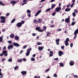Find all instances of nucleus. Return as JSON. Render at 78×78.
Returning <instances> with one entry per match:
<instances>
[{"label":"nucleus","mask_w":78,"mask_h":78,"mask_svg":"<svg viewBox=\"0 0 78 78\" xmlns=\"http://www.w3.org/2000/svg\"><path fill=\"white\" fill-rule=\"evenodd\" d=\"M2 72V69H0V76H3V74H2V73H1Z\"/></svg>","instance_id":"obj_33"},{"label":"nucleus","mask_w":78,"mask_h":78,"mask_svg":"<svg viewBox=\"0 0 78 78\" xmlns=\"http://www.w3.org/2000/svg\"><path fill=\"white\" fill-rule=\"evenodd\" d=\"M35 30H37V31H39L40 30V27H37L36 28Z\"/></svg>","instance_id":"obj_27"},{"label":"nucleus","mask_w":78,"mask_h":78,"mask_svg":"<svg viewBox=\"0 0 78 78\" xmlns=\"http://www.w3.org/2000/svg\"><path fill=\"white\" fill-rule=\"evenodd\" d=\"M54 77L56 78V77H57V75L56 74H55L54 75Z\"/></svg>","instance_id":"obj_49"},{"label":"nucleus","mask_w":78,"mask_h":78,"mask_svg":"<svg viewBox=\"0 0 78 78\" xmlns=\"http://www.w3.org/2000/svg\"><path fill=\"white\" fill-rule=\"evenodd\" d=\"M23 61H26V59L23 58Z\"/></svg>","instance_id":"obj_63"},{"label":"nucleus","mask_w":78,"mask_h":78,"mask_svg":"<svg viewBox=\"0 0 78 78\" xmlns=\"http://www.w3.org/2000/svg\"><path fill=\"white\" fill-rule=\"evenodd\" d=\"M28 16L29 17H31V14H29L28 15Z\"/></svg>","instance_id":"obj_59"},{"label":"nucleus","mask_w":78,"mask_h":78,"mask_svg":"<svg viewBox=\"0 0 78 78\" xmlns=\"http://www.w3.org/2000/svg\"><path fill=\"white\" fill-rule=\"evenodd\" d=\"M72 2L73 3H75V0H72Z\"/></svg>","instance_id":"obj_57"},{"label":"nucleus","mask_w":78,"mask_h":78,"mask_svg":"<svg viewBox=\"0 0 78 78\" xmlns=\"http://www.w3.org/2000/svg\"><path fill=\"white\" fill-rule=\"evenodd\" d=\"M0 5H2V6H4L5 5V4H3L1 2H0Z\"/></svg>","instance_id":"obj_36"},{"label":"nucleus","mask_w":78,"mask_h":78,"mask_svg":"<svg viewBox=\"0 0 78 78\" xmlns=\"http://www.w3.org/2000/svg\"><path fill=\"white\" fill-rule=\"evenodd\" d=\"M75 36L73 38L74 39H75L76 38V34H74Z\"/></svg>","instance_id":"obj_48"},{"label":"nucleus","mask_w":78,"mask_h":78,"mask_svg":"<svg viewBox=\"0 0 78 78\" xmlns=\"http://www.w3.org/2000/svg\"><path fill=\"white\" fill-rule=\"evenodd\" d=\"M61 8L60 7H57L55 9V11L56 12H59L61 10Z\"/></svg>","instance_id":"obj_5"},{"label":"nucleus","mask_w":78,"mask_h":78,"mask_svg":"<svg viewBox=\"0 0 78 78\" xmlns=\"http://www.w3.org/2000/svg\"><path fill=\"white\" fill-rule=\"evenodd\" d=\"M22 59H19L17 61L18 62H22Z\"/></svg>","instance_id":"obj_32"},{"label":"nucleus","mask_w":78,"mask_h":78,"mask_svg":"<svg viewBox=\"0 0 78 78\" xmlns=\"http://www.w3.org/2000/svg\"><path fill=\"white\" fill-rule=\"evenodd\" d=\"M13 48V46L12 45H10L8 47V49H11V48Z\"/></svg>","instance_id":"obj_18"},{"label":"nucleus","mask_w":78,"mask_h":78,"mask_svg":"<svg viewBox=\"0 0 78 78\" xmlns=\"http://www.w3.org/2000/svg\"><path fill=\"white\" fill-rule=\"evenodd\" d=\"M8 61L9 62H12V58H10L9 59V60H8Z\"/></svg>","instance_id":"obj_40"},{"label":"nucleus","mask_w":78,"mask_h":78,"mask_svg":"<svg viewBox=\"0 0 78 78\" xmlns=\"http://www.w3.org/2000/svg\"><path fill=\"white\" fill-rule=\"evenodd\" d=\"M27 13H28L29 14H30L31 13V11L29 10H27Z\"/></svg>","instance_id":"obj_34"},{"label":"nucleus","mask_w":78,"mask_h":78,"mask_svg":"<svg viewBox=\"0 0 78 78\" xmlns=\"http://www.w3.org/2000/svg\"><path fill=\"white\" fill-rule=\"evenodd\" d=\"M51 28H52V27H55V25H51Z\"/></svg>","instance_id":"obj_58"},{"label":"nucleus","mask_w":78,"mask_h":78,"mask_svg":"<svg viewBox=\"0 0 78 78\" xmlns=\"http://www.w3.org/2000/svg\"><path fill=\"white\" fill-rule=\"evenodd\" d=\"M74 78H78V76H77V75H74Z\"/></svg>","instance_id":"obj_51"},{"label":"nucleus","mask_w":78,"mask_h":78,"mask_svg":"<svg viewBox=\"0 0 78 78\" xmlns=\"http://www.w3.org/2000/svg\"><path fill=\"white\" fill-rule=\"evenodd\" d=\"M49 70H50V68H48V69H46L45 72H48V71H49Z\"/></svg>","instance_id":"obj_42"},{"label":"nucleus","mask_w":78,"mask_h":78,"mask_svg":"<svg viewBox=\"0 0 78 78\" xmlns=\"http://www.w3.org/2000/svg\"><path fill=\"white\" fill-rule=\"evenodd\" d=\"M9 16V13H7L6 14V16L7 17H8V16Z\"/></svg>","instance_id":"obj_53"},{"label":"nucleus","mask_w":78,"mask_h":78,"mask_svg":"<svg viewBox=\"0 0 78 78\" xmlns=\"http://www.w3.org/2000/svg\"><path fill=\"white\" fill-rule=\"evenodd\" d=\"M21 73L23 75H27V72L26 71H23L21 72Z\"/></svg>","instance_id":"obj_12"},{"label":"nucleus","mask_w":78,"mask_h":78,"mask_svg":"<svg viewBox=\"0 0 78 78\" xmlns=\"http://www.w3.org/2000/svg\"><path fill=\"white\" fill-rule=\"evenodd\" d=\"M44 46L42 47H38V50H42L44 49Z\"/></svg>","instance_id":"obj_15"},{"label":"nucleus","mask_w":78,"mask_h":78,"mask_svg":"<svg viewBox=\"0 0 78 78\" xmlns=\"http://www.w3.org/2000/svg\"><path fill=\"white\" fill-rule=\"evenodd\" d=\"M66 12H68L70 11V8H67L65 10Z\"/></svg>","instance_id":"obj_19"},{"label":"nucleus","mask_w":78,"mask_h":78,"mask_svg":"<svg viewBox=\"0 0 78 78\" xmlns=\"http://www.w3.org/2000/svg\"><path fill=\"white\" fill-rule=\"evenodd\" d=\"M55 14H56V12L53 13L52 15L53 16H55Z\"/></svg>","instance_id":"obj_45"},{"label":"nucleus","mask_w":78,"mask_h":78,"mask_svg":"<svg viewBox=\"0 0 78 78\" xmlns=\"http://www.w3.org/2000/svg\"><path fill=\"white\" fill-rule=\"evenodd\" d=\"M3 52L2 54H0V56H3Z\"/></svg>","instance_id":"obj_61"},{"label":"nucleus","mask_w":78,"mask_h":78,"mask_svg":"<svg viewBox=\"0 0 78 78\" xmlns=\"http://www.w3.org/2000/svg\"><path fill=\"white\" fill-rule=\"evenodd\" d=\"M37 22V20H36L35 19L34 20V21H33L34 23H36Z\"/></svg>","instance_id":"obj_46"},{"label":"nucleus","mask_w":78,"mask_h":78,"mask_svg":"<svg viewBox=\"0 0 78 78\" xmlns=\"http://www.w3.org/2000/svg\"><path fill=\"white\" fill-rule=\"evenodd\" d=\"M39 36H37L36 37V39H39Z\"/></svg>","instance_id":"obj_64"},{"label":"nucleus","mask_w":78,"mask_h":78,"mask_svg":"<svg viewBox=\"0 0 78 78\" xmlns=\"http://www.w3.org/2000/svg\"><path fill=\"white\" fill-rule=\"evenodd\" d=\"M78 12V11H77L76 9L74 10V13H77Z\"/></svg>","instance_id":"obj_47"},{"label":"nucleus","mask_w":78,"mask_h":78,"mask_svg":"<svg viewBox=\"0 0 78 78\" xmlns=\"http://www.w3.org/2000/svg\"><path fill=\"white\" fill-rule=\"evenodd\" d=\"M75 5V3H73L71 5V8H72L73 7V6Z\"/></svg>","instance_id":"obj_37"},{"label":"nucleus","mask_w":78,"mask_h":78,"mask_svg":"<svg viewBox=\"0 0 78 78\" xmlns=\"http://www.w3.org/2000/svg\"><path fill=\"white\" fill-rule=\"evenodd\" d=\"M58 55L59 56H62V55H64V52L62 51H58Z\"/></svg>","instance_id":"obj_10"},{"label":"nucleus","mask_w":78,"mask_h":78,"mask_svg":"<svg viewBox=\"0 0 78 78\" xmlns=\"http://www.w3.org/2000/svg\"><path fill=\"white\" fill-rule=\"evenodd\" d=\"M41 12V10H39L36 13L35 15V16H36V17H37L39 14Z\"/></svg>","instance_id":"obj_8"},{"label":"nucleus","mask_w":78,"mask_h":78,"mask_svg":"<svg viewBox=\"0 0 78 78\" xmlns=\"http://www.w3.org/2000/svg\"><path fill=\"white\" fill-rule=\"evenodd\" d=\"M18 68H19V67L18 66H16L14 68V70H16V69H18Z\"/></svg>","instance_id":"obj_30"},{"label":"nucleus","mask_w":78,"mask_h":78,"mask_svg":"<svg viewBox=\"0 0 78 78\" xmlns=\"http://www.w3.org/2000/svg\"><path fill=\"white\" fill-rule=\"evenodd\" d=\"M13 45L15 47H18L20 46V45H19V44L16 43H13Z\"/></svg>","instance_id":"obj_9"},{"label":"nucleus","mask_w":78,"mask_h":78,"mask_svg":"<svg viewBox=\"0 0 78 78\" xmlns=\"http://www.w3.org/2000/svg\"><path fill=\"white\" fill-rule=\"evenodd\" d=\"M14 34H12L10 35V37L12 39H13V38H14Z\"/></svg>","instance_id":"obj_14"},{"label":"nucleus","mask_w":78,"mask_h":78,"mask_svg":"<svg viewBox=\"0 0 78 78\" xmlns=\"http://www.w3.org/2000/svg\"><path fill=\"white\" fill-rule=\"evenodd\" d=\"M59 65L60 67H64V64H63L62 63H60Z\"/></svg>","instance_id":"obj_26"},{"label":"nucleus","mask_w":78,"mask_h":78,"mask_svg":"<svg viewBox=\"0 0 78 78\" xmlns=\"http://www.w3.org/2000/svg\"><path fill=\"white\" fill-rule=\"evenodd\" d=\"M16 2H15V1H12L11 2V3L13 4V5H14L15 4H16Z\"/></svg>","instance_id":"obj_24"},{"label":"nucleus","mask_w":78,"mask_h":78,"mask_svg":"<svg viewBox=\"0 0 78 78\" xmlns=\"http://www.w3.org/2000/svg\"><path fill=\"white\" fill-rule=\"evenodd\" d=\"M75 24V22H73L71 23V25L73 26Z\"/></svg>","instance_id":"obj_41"},{"label":"nucleus","mask_w":78,"mask_h":78,"mask_svg":"<svg viewBox=\"0 0 78 78\" xmlns=\"http://www.w3.org/2000/svg\"><path fill=\"white\" fill-rule=\"evenodd\" d=\"M69 41V39L68 38H66V41H65V45L66 46H68L69 45L68 42Z\"/></svg>","instance_id":"obj_3"},{"label":"nucleus","mask_w":78,"mask_h":78,"mask_svg":"<svg viewBox=\"0 0 78 78\" xmlns=\"http://www.w3.org/2000/svg\"><path fill=\"white\" fill-rule=\"evenodd\" d=\"M70 17L68 16L67 18L65 19V22H66V23H69V22H70Z\"/></svg>","instance_id":"obj_6"},{"label":"nucleus","mask_w":78,"mask_h":78,"mask_svg":"<svg viewBox=\"0 0 78 78\" xmlns=\"http://www.w3.org/2000/svg\"><path fill=\"white\" fill-rule=\"evenodd\" d=\"M51 34V33H50V32H47V34L46 35L47 36V37H48V36H50V35Z\"/></svg>","instance_id":"obj_22"},{"label":"nucleus","mask_w":78,"mask_h":78,"mask_svg":"<svg viewBox=\"0 0 78 78\" xmlns=\"http://www.w3.org/2000/svg\"><path fill=\"white\" fill-rule=\"evenodd\" d=\"M6 49V46H4L3 48V50H5V49Z\"/></svg>","instance_id":"obj_54"},{"label":"nucleus","mask_w":78,"mask_h":78,"mask_svg":"<svg viewBox=\"0 0 78 78\" xmlns=\"http://www.w3.org/2000/svg\"><path fill=\"white\" fill-rule=\"evenodd\" d=\"M73 17H75L76 16V15L75 13H73Z\"/></svg>","instance_id":"obj_52"},{"label":"nucleus","mask_w":78,"mask_h":78,"mask_svg":"<svg viewBox=\"0 0 78 78\" xmlns=\"http://www.w3.org/2000/svg\"><path fill=\"white\" fill-rule=\"evenodd\" d=\"M59 41H60V40L58 39L56 40L55 42H56V44L57 45H59Z\"/></svg>","instance_id":"obj_13"},{"label":"nucleus","mask_w":78,"mask_h":78,"mask_svg":"<svg viewBox=\"0 0 78 78\" xmlns=\"http://www.w3.org/2000/svg\"><path fill=\"white\" fill-rule=\"evenodd\" d=\"M3 54L5 56H6L8 55V51H2Z\"/></svg>","instance_id":"obj_7"},{"label":"nucleus","mask_w":78,"mask_h":78,"mask_svg":"<svg viewBox=\"0 0 78 78\" xmlns=\"http://www.w3.org/2000/svg\"><path fill=\"white\" fill-rule=\"evenodd\" d=\"M51 8H49L48 9H47L46 10V12H48V11H50L51 10Z\"/></svg>","instance_id":"obj_35"},{"label":"nucleus","mask_w":78,"mask_h":78,"mask_svg":"<svg viewBox=\"0 0 78 78\" xmlns=\"http://www.w3.org/2000/svg\"><path fill=\"white\" fill-rule=\"evenodd\" d=\"M24 23H25V21L23 20H22L21 22L18 23L16 24V26L18 28H20V27L22 26V25L24 24Z\"/></svg>","instance_id":"obj_1"},{"label":"nucleus","mask_w":78,"mask_h":78,"mask_svg":"<svg viewBox=\"0 0 78 78\" xmlns=\"http://www.w3.org/2000/svg\"><path fill=\"white\" fill-rule=\"evenodd\" d=\"M36 34H35V33H33L32 34V36H36Z\"/></svg>","instance_id":"obj_50"},{"label":"nucleus","mask_w":78,"mask_h":78,"mask_svg":"<svg viewBox=\"0 0 78 78\" xmlns=\"http://www.w3.org/2000/svg\"><path fill=\"white\" fill-rule=\"evenodd\" d=\"M27 0H23V2L24 3H23L22 4V5L23 6V5H25V4H27Z\"/></svg>","instance_id":"obj_16"},{"label":"nucleus","mask_w":78,"mask_h":78,"mask_svg":"<svg viewBox=\"0 0 78 78\" xmlns=\"http://www.w3.org/2000/svg\"><path fill=\"white\" fill-rule=\"evenodd\" d=\"M54 60H55V61H57V60H58V58H55Z\"/></svg>","instance_id":"obj_60"},{"label":"nucleus","mask_w":78,"mask_h":78,"mask_svg":"<svg viewBox=\"0 0 78 78\" xmlns=\"http://www.w3.org/2000/svg\"><path fill=\"white\" fill-rule=\"evenodd\" d=\"M61 48L62 49V50H64V46H62L61 47Z\"/></svg>","instance_id":"obj_44"},{"label":"nucleus","mask_w":78,"mask_h":78,"mask_svg":"<svg viewBox=\"0 0 78 78\" xmlns=\"http://www.w3.org/2000/svg\"><path fill=\"white\" fill-rule=\"evenodd\" d=\"M39 31L40 32H42V31H44V30H39Z\"/></svg>","instance_id":"obj_56"},{"label":"nucleus","mask_w":78,"mask_h":78,"mask_svg":"<svg viewBox=\"0 0 78 78\" xmlns=\"http://www.w3.org/2000/svg\"><path fill=\"white\" fill-rule=\"evenodd\" d=\"M15 21H16V19H13L12 20L11 23H14V22H15Z\"/></svg>","instance_id":"obj_25"},{"label":"nucleus","mask_w":78,"mask_h":78,"mask_svg":"<svg viewBox=\"0 0 78 78\" xmlns=\"http://www.w3.org/2000/svg\"><path fill=\"white\" fill-rule=\"evenodd\" d=\"M41 22L42 20L40 18L38 19V20L37 21V23H41Z\"/></svg>","instance_id":"obj_20"},{"label":"nucleus","mask_w":78,"mask_h":78,"mask_svg":"<svg viewBox=\"0 0 78 78\" xmlns=\"http://www.w3.org/2000/svg\"><path fill=\"white\" fill-rule=\"evenodd\" d=\"M74 64H75V62H74L73 61H71L69 62V65L71 66H73V65H74Z\"/></svg>","instance_id":"obj_11"},{"label":"nucleus","mask_w":78,"mask_h":78,"mask_svg":"<svg viewBox=\"0 0 78 78\" xmlns=\"http://www.w3.org/2000/svg\"><path fill=\"white\" fill-rule=\"evenodd\" d=\"M56 6V5L55 4H52L51 5V9H53L55 7V6Z\"/></svg>","instance_id":"obj_21"},{"label":"nucleus","mask_w":78,"mask_h":78,"mask_svg":"<svg viewBox=\"0 0 78 78\" xmlns=\"http://www.w3.org/2000/svg\"><path fill=\"white\" fill-rule=\"evenodd\" d=\"M27 45H25V46H24L23 47V49H25L26 48H27Z\"/></svg>","instance_id":"obj_39"},{"label":"nucleus","mask_w":78,"mask_h":78,"mask_svg":"<svg viewBox=\"0 0 78 78\" xmlns=\"http://www.w3.org/2000/svg\"><path fill=\"white\" fill-rule=\"evenodd\" d=\"M15 40H19V37L17 35L15 36Z\"/></svg>","instance_id":"obj_17"},{"label":"nucleus","mask_w":78,"mask_h":78,"mask_svg":"<svg viewBox=\"0 0 78 78\" xmlns=\"http://www.w3.org/2000/svg\"><path fill=\"white\" fill-rule=\"evenodd\" d=\"M42 45V43L38 42L37 43V45Z\"/></svg>","instance_id":"obj_31"},{"label":"nucleus","mask_w":78,"mask_h":78,"mask_svg":"<svg viewBox=\"0 0 78 78\" xmlns=\"http://www.w3.org/2000/svg\"><path fill=\"white\" fill-rule=\"evenodd\" d=\"M2 41H3V37H0V42H2Z\"/></svg>","instance_id":"obj_28"},{"label":"nucleus","mask_w":78,"mask_h":78,"mask_svg":"<svg viewBox=\"0 0 78 78\" xmlns=\"http://www.w3.org/2000/svg\"><path fill=\"white\" fill-rule=\"evenodd\" d=\"M5 59L3 58V59L2 60V61H5Z\"/></svg>","instance_id":"obj_62"},{"label":"nucleus","mask_w":78,"mask_h":78,"mask_svg":"<svg viewBox=\"0 0 78 78\" xmlns=\"http://www.w3.org/2000/svg\"><path fill=\"white\" fill-rule=\"evenodd\" d=\"M31 51V48H29L27 50V52L26 53V56H29V55H30V51Z\"/></svg>","instance_id":"obj_4"},{"label":"nucleus","mask_w":78,"mask_h":78,"mask_svg":"<svg viewBox=\"0 0 78 78\" xmlns=\"http://www.w3.org/2000/svg\"><path fill=\"white\" fill-rule=\"evenodd\" d=\"M73 43H71L70 44V46L71 48H72V47H73Z\"/></svg>","instance_id":"obj_43"},{"label":"nucleus","mask_w":78,"mask_h":78,"mask_svg":"<svg viewBox=\"0 0 78 78\" xmlns=\"http://www.w3.org/2000/svg\"><path fill=\"white\" fill-rule=\"evenodd\" d=\"M31 61H35V59L34 58H31Z\"/></svg>","instance_id":"obj_38"},{"label":"nucleus","mask_w":78,"mask_h":78,"mask_svg":"<svg viewBox=\"0 0 78 78\" xmlns=\"http://www.w3.org/2000/svg\"><path fill=\"white\" fill-rule=\"evenodd\" d=\"M0 19L2 20L0 21V22L1 23H5L6 19V17L3 16H1L0 17Z\"/></svg>","instance_id":"obj_2"},{"label":"nucleus","mask_w":78,"mask_h":78,"mask_svg":"<svg viewBox=\"0 0 78 78\" xmlns=\"http://www.w3.org/2000/svg\"><path fill=\"white\" fill-rule=\"evenodd\" d=\"M43 30H46V29H47V27H46V26H43Z\"/></svg>","instance_id":"obj_29"},{"label":"nucleus","mask_w":78,"mask_h":78,"mask_svg":"<svg viewBox=\"0 0 78 78\" xmlns=\"http://www.w3.org/2000/svg\"><path fill=\"white\" fill-rule=\"evenodd\" d=\"M8 43L9 44H11V43H12V41H9Z\"/></svg>","instance_id":"obj_55"},{"label":"nucleus","mask_w":78,"mask_h":78,"mask_svg":"<svg viewBox=\"0 0 78 78\" xmlns=\"http://www.w3.org/2000/svg\"><path fill=\"white\" fill-rule=\"evenodd\" d=\"M53 56V51H51L50 52V55H49L50 57H51Z\"/></svg>","instance_id":"obj_23"}]
</instances>
